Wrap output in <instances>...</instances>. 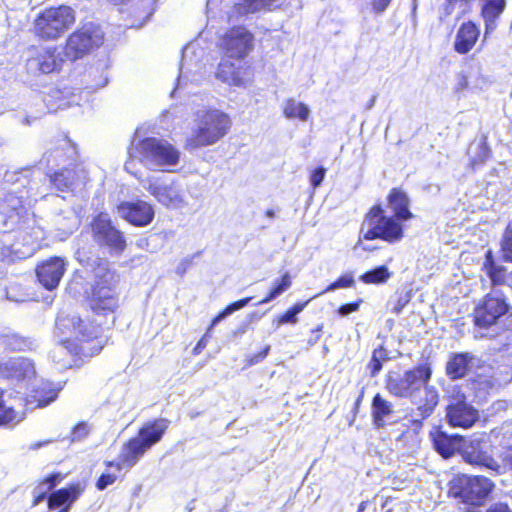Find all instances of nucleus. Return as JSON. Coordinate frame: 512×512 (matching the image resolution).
<instances>
[{
	"label": "nucleus",
	"mask_w": 512,
	"mask_h": 512,
	"mask_svg": "<svg viewBox=\"0 0 512 512\" xmlns=\"http://www.w3.org/2000/svg\"><path fill=\"white\" fill-rule=\"evenodd\" d=\"M56 335L60 342L51 352L54 362L63 366H71L70 360L64 356L91 357L103 348V341L97 336L96 328L84 324L76 315L60 314L56 319Z\"/></svg>",
	"instance_id": "f257e3e1"
},
{
	"label": "nucleus",
	"mask_w": 512,
	"mask_h": 512,
	"mask_svg": "<svg viewBox=\"0 0 512 512\" xmlns=\"http://www.w3.org/2000/svg\"><path fill=\"white\" fill-rule=\"evenodd\" d=\"M432 375L431 368L427 365H419L406 371L402 376L389 375L386 381L387 390L396 397L411 398L417 405L414 423L432 415L439 402V394L434 386L428 385Z\"/></svg>",
	"instance_id": "f03ea898"
},
{
	"label": "nucleus",
	"mask_w": 512,
	"mask_h": 512,
	"mask_svg": "<svg viewBox=\"0 0 512 512\" xmlns=\"http://www.w3.org/2000/svg\"><path fill=\"white\" fill-rule=\"evenodd\" d=\"M388 202L395 217L384 216L380 206L373 207L361 226L360 234L363 239L396 242L403 237V228L399 221L412 217L409 211V199L403 191L394 188L388 196Z\"/></svg>",
	"instance_id": "7ed1b4c3"
},
{
	"label": "nucleus",
	"mask_w": 512,
	"mask_h": 512,
	"mask_svg": "<svg viewBox=\"0 0 512 512\" xmlns=\"http://www.w3.org/2000/svg\"><path fill=\"white\" fill-rule=\"evenodd\" d=\"M511 307L504 295L494 290L487 294L474 308L473 335L474 338H498L500 345L507 351L512 349V331L501 330L500 323Z\"/></svg>",
	"instance_id": "20e7f679"
},
{
	"label": "nucleus",
	"mask_w": 512,
	"mask_h": 512,
	"mask_svg": "<svg viewBox=\"0 0 512 512\" xmlns=\"http://www.w3.org/2000/svg\"><path fill=\"white\" fill-rule=\"evenodd\" d=\"M194 127L188 144L192 148L214 145L229 131L231 120L219 109L198 105L194 111Z\"/></svg>",
	"instance_id": "39448f33"
},
{
	"label": "nucleus",
	"mask_w": 512,
	"mask_h": 512,
	"mask_svg": "<svg viewBox=\"0 0 512 512\" xmlns=\"http://www.w3.org/2000/svg\"><path fill=\"white\" fill-rule=\"evenodd\" d=\"M170 421L156 419L145 423L138 431L137 436L131 438L122 448L118 462H109V467L117 471L133 467L140 458L155 444H157L168 429Z\"/></svg>",
	"instance_id": "423d86ee"
},
{
	"label": "nucleus",
	"mask_w": 512,
	"mask_h": 512,
	"mask_svg": "<svg viewBox=\"0 0 512 512\" xmlns=\"http://www.w3.org/2000/svg\"><path fill=\"white\" fill-rule=\"evenodd\" d=\"M134 148L141 163L150 170L170 172L180 160V152L164 139L147 137L135 143Z\"/></svg>",
	"instance_id": "0eeeda50"
},
{
	"label": "nucleus",
	"mask_w": 512,
	"mask_h": 512,
	"mask_svg": "<svg viewBox=\"0 0 512 512\" xmlns=\"http://www.w3.org/2000/svg\"><path fill=\"white\" fill-rule=\"evenodd\" d=\"M74 10L69 6L51 7L41 12L35 20V34L44 40H55L74 23Z\"/></svg>",
	"instance_id": "6e6552de"
},
{
	"label": "nucleus",
	"mask_w": 512,
	"mask_h": 512,
	"mask_svg": "<svg viewBox=\"0 0 512 512\" xmlns=\"http://www.w3.org/2000/svg\"><path fill=\"white\" fill-rule=\"evenodd\" d=\"M494 483L484 476L459 475L450 481L449 493L462 502L479 506L492 492Z\"/></svg>",
	"instance_id": "1a4fd4ad"
},
{
	"label": "nucleus",
	"mask_w": 512,
	"mask_h": 512,
	"mask_svg": "<svg viewBox=\"0 0 512 512\" xmlns=\"http://www.w3.org/2000/svg\"><path fill=\"white\" fill-rule=\"evenodd\" d=\"M103 40L104 34L98 25L91 22L84 24L69 36L64 54L72 61L77 60L102 45Z\"/></svg>",
	"instance_id": "9d476101"
},
{
	"label": "nucleus",
	"mask_w": 512,
	"mask_h": 512,
	"mask_svg": "<svg viewBox=\"0 0 512 512\" xmlns=\"http://www.w3.org/2000/svg\"><path fill=\"white\" fill-rule=\"evenodd\" d=\"M142 186L160 204L169 209H183L188 206L185 191L178 182H167L152 177L144 180Z\"/></svg>",
	"instance_id": "9b49d317"
},
{
	"label": "nucleus",
	"mask_w": 512,
	"mask_h": 512,
	"mask_svg": "<svg viewBox=\"0 0 512 512\" xmlns=\"http://www.w3.org/2000/svg\"><path fill=\"white\" fill-rule=\"evenodd\" d=\"M446 419L450 426L470 428L479 419L478 410L472 406L460 389H453L448 396L446 406Z\"/></svg>",
	"instance_id": "f8f14e48"
},
{
	"label": "nucleus",
	"mask_w": 512,
	"mask_h": 512,
	"mask_svg": "<svg viewBox=\"0 0 512 512\" xmlns=\"http://www.w3.org/2000/svg\"><path fill=\"white\" fill-rule=\"evenodd\" d=\"M26 68L33 75L49 74L60 71L64 57L56 47H31Z\"/></svg>",
	"instance_id": "ddd939ff"
},
{
	"label": "nucleus",
	"mask_w": 512,
	"mask_h": 512,
	"mask_svg": "<svg viewBox=\"0 0 512 512\" xmlns=\"http://www.w3.org/2000/svg\"><path fill=\"white\" fill-rule=\"evenodd\" d=\"M89 298V305L97 315L113 314L118 308L119 300L116 292V275L111 281L97 278Z\"/></svg>",
	"instance_id": "4468645a"
},
{
	"label": "nucleus",
	"mask_w": 512,
	"mask_h": 512,
	"mask_svg": "<svg viewBox=\"0 0 512 512\" xmlns=\"http://www.w3.org/2000/svg\"><path fill=\"white\" fill-rule=\"evenodd\" d=\"M93 238L100 246H106L116 253H122L126 247L123 233L112 225L106 214L98 215L92 222Z\"/></svg>",
	"instance_id": "2eb2a0df"
},
{
	"label": "nucleus",
	"mask_w": 512,
	"mask_h": 512,
	"mask_svg": "<svg viewBox=\"0 0 512 512\" xmlns=\"http://www.w3.org/2000/svg\"><path fill=\"white\" fill-rule=\"evenodd\" d=\"M254 37L244 27H234L221 40V46L228 58L243 59L253 48Z\"/></svg>",
	"instance_id": "dca6fc26"
},
{
	"label": "nucleus",
	"mask_w": 512,
	"mask_h": 512,
	"mask_svg": "<svg viewBox=\"0 0 512 512\" xmlns=\"http://www.w3.org/2000/svg\"><path fill=\"white\" fill-rule=\"evenodd\" d=\"M482 360L471 352H455L449 355L445 373L450 380H459L481 367Z\"/></svg>",
	"instance_id": "f3484780"
},
{
	"label": "nucleus",
	"mask_w": 512,
	"mask_h": 512,
	"mask_svg": "<svg viewBox=\"0 0 512 512\" xmlns=\"http://www.w3.org/2000/svg\"><path fill=\"white\" fill-rule=\"evenodd\" d=\"M117 211L120 217L138 227L149 225L155 215L154 207L143 200L122 202L117 206Z\"/></svg>",
	"instance_id": "a211bd4d"
},
{
	"label": "nucleus",
	"mask_w": 512,
	"mask_h": 512,
	"mask_svg": "<svg viewBox=\"0 0 512 512\" xmlns=\"http://www.w3.org/2000/svg\"><path fill=\"white\" fill-rule=\"evenodd\" d=\"M35 376L34 363L24 357L0 358V378L12 380H30Z\"/></svg>",
	"instance_id": "6ab92c4d"
},
{
	"label": "nucleus",
	"mask_w": 512,
	"mask_h": 512,
	"mask_svg": "<svg viewBox=\"0 0 512 512\" xmlns=\"http://www.w3.org/2000/svg\"><path fill=\"white\" fill-rule=\"evenodd\" d=\"M87 180L88 172L81 164L55 172L50 177L51 183L62 192L74 191L84 185Z\"/></svg>",
	"instance_id": "aec40b11"
},
{
	"label": "nucleus",
	"mask_w": 512,
	"mask_h": 512,
	"mask_svg": "<svg viewBox=\"0 0 512 512\" xmlns=\"http://www.w3.org/2000/svg\"><path fill=\"white\" fill-rule=\"evenodd\" d=\"M65 269L64 259L53 257L37 267L36 275L43 287L47 290H53L59 285Z\"/></svg>",
	"instance_id": "412c9836"
},
{
	"label": "nucleus",
	"mask_w": 512,
	"mask_h": 512,
	"mask_svg": "<svg viewBox=\"0 0 512 512\" xmlns=\"http://www.w3.org/2000/svg\"><path fill=\"white\" fill-rule=\"evenodd\" d=\"M203 54L204 51L198 43L194 42L185 46L182 52L180 75L177 84L178 88L185 80H189L190 76L201 71Z\"/></svg>",
	"instance_id": "4be33fe9"
},
{
	"label": "nucleus",
	"mask_w": 512,
	"mask_h": 512,
	"mask_svg": "<svg viewBox=\"0 0 512 512\" xmlns=\"http://www.w3.org/2000/svg\"><path fill=\"white\" fill-rule=\"evenodd\" d=\"M371 417L375 428L381 429L398 422L399 417L392 402L377 393L371 403Z\"/></svg>",
	"instance_id": "5701e85b"
},
{
	"label": "nucleus",
	"mask_w": 512,
	"mask_h": 512,
	"mask_svg": "<svg viewBox=\"0 0 512 512\" xmlns=\"http://www.w3.org/2000/svg\"><path fill=\"white\" fill-rule=\"evenodd\" d=\"M216 78L229 85L247 87L251 83V72L249 68L236 67L228 60H224L218 66Z\"/></svg>",
	"instance_id": "b1692460"
},
{
	"label": "nucleus",
	"mask_w": 512,
	"mask_h": 512,
	"mask_svg": "<svg viewBox=\"0 0 512 512\" xmlns=\"http://www.w3.org/2000/svg\"><path fill=\"white\" fill-rule=\"evenodd\" d=\"M463 458L471 465L487 468L496 474H501L504 471V466L484 451L480 446V442H476V444L472 442L469 447H466L463 452Z\"/></svg>",
	"instance_id": "393cba45"
},
{
	"label": "nucleus",
	"mask_w": 512,
	"mask_h": 512,
	"mask_svg": "<svg viewBox=\"0 0 512 512\" xmlns=\"http://www.w3.org/2000/svg\"><path fill=\"white\" fill-rule=\"evenodd\" d=\"M76 259L87 271L93 273L95 278H104L106 281L114 278V272L108 269L107 261L90 255L85 249L76 251Z\"/></svg>",
	"instance_id": "a878e982"
},
{
	"label": "nucleus",
	"mask_w": 512,
	"mask_h": 512,
	"mask_svg": "<svg viewBox=\"0 0 512 512\" xmlns=\"http://www.w3.org/2000/svg\"><path fill=\"white\" fill-rule=\"evenodd\" d=\"M479 35L480 30L473 22L463 23L456 34L454 49L460 54L468 53L474 47Z\"/></svg>",
	"instance_id": "bb28decb"
},
{
	"label": "nucleus",
	"mask_w": 512,
	"mask_h": 512,
	"mask_svg": "<svg viewBox=\"0 0 512 512\" xmlns=\"http://www.w3.org/2000/svg\"><path fill=\"white\" fill-rule=\"evenodd\" d=\"M82 492L83 487L79 483L56 490L48 498V508L54 510L60 507L72 506Z\"/></svg>",
	"instance_id": "cd10ccee"
},
{
	"label": "nucleus",
	"mask_w": 512,
	"mask_h": 512,
	"mask_svg": "<svg viewBox=\"0 0 512 512\" xmlns=\"http://www.w3.org/2000/svg\"><path fill=\"white\" fill-rule=\"evenodd\" d=\"M505 6V0H485L481 11L485 21V35L496 29V20L503 13Z\"/></svg>",
	"instance_id": "c85d7f7f"
},
{
	"label": "nucleus",
	"mask_w": 512,
	"mask_h": 512,
	"mask_svg": "<svg viewBox=\"0 0 512 512\" xmlns=\"http://www.w3.org/2000/svg\"><path fill=\"white\" fill-rule=\"evenodd\" d=\"M58 395V390L49 381H41L40 385L33 390L30 404L36 403L37 407H45L53 402Z\"/></svg>",
	"instance_id": "c756f323"
},
{
	"label": "nucleus",
	"mask_w": 512,
	"mask_h": 512,
	"mask_svg": "<svg viewBox=\"0 0 512 512\" xmlns=\"http://www.w3.org/2000/svg\"><path fill=\"white\" fill-rule=\"evenodd\" d=\"M280 0H239L234 4V13L242 16L259 10L276 7Z\"/></svg>",
	"instance_id": "7c9ffc66"
},
{
	"label": "nucleus",
	"mask_w": 512,
	"mask_h": 512,
	"mask_svg": "<svg viewBox=\"0 0 512 512\" xmlns=\"http://www.w3.org/2000/svg\"><path fill=\"white\" fill-rule=\"evenodd\" d=\"M24 418V413L4 399V391L0 389V425L17 424Z\"/></svg>",
	"instance_id": "2f4dec72"
},
{
	"label": "nucleus",
	"mask_w": 512,
	"mask_h": 512,
	"mask_svg": "<svg viewBox=\"0 0 512 512\" xmlns=\"http://www.w3.org/2000/svg\"><path fill=\"white\" fill-rule=\"evenodd\" d=\"M512 381V367L511 365H505L502 369L498 368L488 378L479 380V385H484L485 388L495 389L502 385L508 384Z\"/></svg>",
	"instance_id": "473e14b6"
},
{
	"label": "nucleus",
	"mask_w": 512,
	"mask_h": 512,
	"mask_svg": "<svg viewBox=\"0 0 512 512\" xmlns=\"http://www.w3.org/2000/svg\"><path fill=\"white\" fill-rule=\"evenodd\" d=\"M283 114L288 119L306 121L309 118L310 109L306 104L290 98L284 104Z\"/></svg>",
	"instance_id": "72a5a7b5"
},
{
	"label": "nucleus",
	"mask_w": 512,
	"mask_h": 512,
	"mask_svg": "<svg viewBox=\"0 0 512 512\" xmlns=\"http://www.w3.org/2000/svg\"><path fill=\"white\" fill-rule=\"evenodd\" d=\"M391 277V272L385 265L378 266L370 271L365 272L359 280L365 284H384Z\"/></svg>",
	"instance_id": "f704fd0d"
},
{
	"label": "nucleus",
	"mask_w": 512,
	"mask_h": 512,
	"mask_svg": "<svg viewBox=\"0 0 512 512\" xmlns=\"http://www.w3.org/2000/svg\"><path fill=\"white\" fill-rule=\"evenodd\" d=\"M456 446V439L448 436L443 432L438 433V435L434 438L435 449L445 458H448L454 454Z\"/></svg>",
	"instance_id": "c9c22d12"
},
{
	"label": "nucleus",
	"mask_w": 512,
	"mask_h": 512,
	"mask_svg": "<svg viewBox=\"0 0 512 512\" xmlns=\"http://www.w3.org/2000/svg\"><path fill=\"white\" fill-rule=\"evenodd\" d=\"M30 346V341L15 333L0 335V347L8 350L21 351Z\"/></svg>",
	"instance_id": "e433bc0d"
},
{
	"label": "nucleus",
	"mask_w": 512,
	"mask_h": 512,
	"mask_svg": "<svg viewBox=\"0 0 512 512\" xmlns=\"http://www.w3.org/2000/svg\"><path fill=\"white\" fill-rule=\"evenodd\" d=\"M291 284L292 283H291L290 275L288 272H286L281 277V279L276 282V285L271 289L269 294L264 299L259 301L256 305L266 304V303L271 302L272 300H274L275 298L280 296L282 293H284L287 289H289Z\"/></svg>",
	"instance_id": "4c0bfd02"
},
{
	"label": "nucleus",
	"mask_w": 512,
	"mask_h": 512,
	"mask_svg": "<svg viewBox=\"0 0 512 512\" xmlns=\"http://www.w3.org/2000/svg\"><path fill=\"white\" fill-rule=\"evenodd\" d=\"M252 300V297L243 298L236 302L229 304L222 312H220L212 321L211 327L218 324L220 321L231 315L235 311L244 308Z\"/></svg>",
	"instance_id": "58836bf2"
},
{
	"label": "nucleus",
	"mask_w": 512,
	"mask_h": 512,
	"mask_svg": "<svg viewBox=\"0 0 512 512\" xmlns=\"http://www.w3.org/2000/svg\"><path fill=\"white\" fill-rule=\"evenodd\" d=\"M310 300L303 303H296L292 308L287 310L279 319L278 325H283L287 323L295 324L297 323V315L301 313Z\"/></svg>",
	"instance_id": "ea45409f"
},
{
	"label": "nucleus",
	"mask_w": 512,
	"mask_h": 512,
	"mask_svg": "<svg viewBox=\"0 0 512 512\" xmlns=\"http://www.w3.org/2000/svg\"><path fill=\"white\" fill-rule=\"evenodd\" d=\"M485 268L492 283L498 284L503 280L504 271L502 268L494 265L490 251L486 255Z\"/></svg>",
	"instance_id": "a19ab883"
},
{
	"label": "nucleus",
	"mask_w": 512,
	"mask_h": 512,
	"mask_svg": "<svg viewBox=\"0 0 512 512\" xmlns=\"http://www.w3.org/2000/svg\"><path fill=\"white\" fill-rule=\"evenodd\" d=\"M502 256L512 262V220L509 222L501 242Z\"/></svg>",
	"instance_id": "79ce46f5"
},
{
	"label": "nucleus",
	"mask_w": 512,
	"mask_h": 512,
	"mask_svg": "<svg viewBox=\"0 0 512 512\" xmlns=\"http://www.w3.org/2000/svg\"><path fill=\"white\" fill-rule=\"evenodd\" d=\"M64 146H67L70 150L69 157L72 158V154H75V149L70 146V143L68 140L64 141V144L62 147H57L54 150H51L49 152H46L43 156V161H45L48 165L52 162H57L60 158L63 156V149Z\"/></svg>",
	"instance_id": "37998d69"
},
{
	"label": "nucleus",
	"mask_w": 512,
	"mask_h": 512,
	"mask_svg": "<svg viewBox=\"0 0 512 512\" xmlns=\"http://www.w3.org/2000/svg\"><path fill=\"white\" fill-rule=\"evenodd\" d=\"M470 1L471 0H446L443 4L441 18L451 15L454 12L456 6L461 9V12H464L467 4Z\"/></svg>",
	"instance_id": "c03bdc74"
},
{
	"label": "nucleus",
	"mask_w": 512,
	"mask_h": 512,
	"mask_svg": "<svg viewBox=\"0 0 512 512\" xmlns=\"http://www.w3.org/2000/svg\"><path fill=\"white\" fill-rule=\"evenodd\" d=\"M354 284V279L351 275H343L338 278L335 282L331 283L325 291H334L339 288H349Z\"/></svg>",
	"instance_id": "a18cd8bd"
},
{
	"label": "nucleus",
	"mask_w": 512,
	"mask_h": 512,
	"mask_svg": "<svg viewBox=\"0 0 512 512\" xmlns=\"http://www.w3.org/2000/svg\"><path fill=\"white\" fill-rule=\"evenodd\" d=\"M326 169L324 167L316 168L311 172L310 175V183L311 186L315 189L321 185L325 178Z\"/></svg>",
	"instance_id": "49530a36"
},
{
	"label": "nucleus",
	"mask_w": 512,
	"mask_h": 512,
	"mask_svg": "<svg viewBox=\"0 0 512 512\" xmlns=\"http://www.w3.org/2000/svg\"><path fill=\"white\" fill-rule=\"evenodd\" d=\"M63 93L60 90L53 91V94L50 96L51 98H56L59 100V104L54 108L52 106L49 107L50 110L56 111L58 109H65L69 107L72 103L76 102L73 100H66V96H61Z\"/></svg>",
	"instance_id": "de8ad7c7"
},
{
	"label": "nucleus",
	"mask_w": 512,
	"mask_h": 512,
	"mask_svg": "<svg viewBox=\"0 0 512 512\" xmlns=\"http://www.w3.org/2000/svg\"><path fill=\"white\" fill-rule=\"evenodd\" d=\"M117 479V475L114 473H104L100 476L96 483V487L98 490H104L109 485H112Z\"/></svg>",
	"instance_id": "09e8293b"
},
{
	"label": "nucleus",
	"mask_w": 512,
	"mask_h": 512,
	"mask_svg": "<svg viewBox=\"0 0 512 512\" xmlns=\"http://www.w3.org/2000/svg\"><path fill=\"white\" fill-rule=\"evenodd\" d=\"M360 301L343 304L338 308V314L342 317L348 316L349 314L356 312L360 307Z\"/></svg>",
	"instance_id": "8fccbe9b"
},
{
	"label": "nucleus",
	"mask_w": 512,
	"mask_h": 512,
	"mask_svg": "<svg viewBox=\"0 0 512 512\" xmlns=\"http://www.w3.org/2000/svg\"><path fill=\"white\" fill-rule=\"evenodd\" d=\"M89 433V427L86 423L81 422L73 429V440H80Z\"/></svg>",
	"instance_id": "3c124183"
},
{
	"label": "nucleus",
	"mask_w": 512,
	"mask_h": 512,
	"mask_svg": "<svg viewBox=\"0 0 512 512\" xmlns=\"http://www.w3.org/2000/svg\"><path fill=\"white\" fill-rule=\"evenodd\" d=\"M270 351V346L267 345L262 351H260L259 353L255 354V355H252L248 358V365L249 366H252V365H255V364H258L260 363L261 361H263L266 356L268 355Z\"/></svg>",
	"instance_id": "603ef678"
},
{
	"label": "nucleus",
	"mask_w": 512,
	"mask_h": 512,
	"mask_svg": "<svg viewBox=\"0 0 512 512\" xmlns=\"http://www.w3.org/2000/svg\"><path fill=\"white\" fill-rule=\"evenodd\" d=\"M383 361L376 358V356L371 357V360L368 364V368L370 369V374L372 377L376 376L382 369Z\"/></svg>",
	"instance_id": "864d4df0"
},
{
	"label": "nucleus",
	"mask_w": 512,
	"mask_h": 512,
	"mask_svg": "<svg viewBox=\"0 0 512 512\" xmlns=\"http://www.w3.org/2000/svg\"><path fill=\"white\" fill-rule=\"evenodd\" d=\"M392 0H372L371 5L372 9L375 13L381 14L383 13L387 7L390 5Z\"/></svg>",
	"instance_id": "5fc2aeb1"
},
{
	"label": "nucleus",
	"mask_w": 512,
	"mask_h": 512,
	"mask_svg": "<svg viewBox=\"0 0 512 512\" xmlns=\"http://www.w3.org/2000/svg\"><path fill=\"white\" fill-rule=\"evenodd\" d=\"M60 480L61 475L59 473L51 474L44 479L45 483H47V489H52Z\"/></svg>",
	"instance_id": "6e6d98bb"
},
{
	"label": "nucleus",
	"mask_w": 512,
	"mask_h": 512,
	"mask_svg": "<svg viewBox=\"0 0 512 512\" xmlns=\"http://www.w3.org/2000/svg\"><path fill=\"white\" fill-rule=\"evenodd\" d=\"M372 355L376 356L377 359L383 362L389 359L388 351L383 346H380L379 348L375 349Z\"/></svg>",
	"instance_id": "4d7b16f0"
},
{
	"label": "nucleus",
	"mask_w": 512,
	"mask_h": 512,
	"mask_svg": "<svg viewBox=\"0 0 512 512\" xmlns=\"http://www.w3.org/2000/svg\"><path fill=\"white\" fill-rule=\"evenodd\" d=\"M408 302H409V297L407 295L400 296L397 301V304L393 308V312L396 314H399Z\"/></svg>",
	"instance_id": "13d9d810"
},
{
	"label": "nucleus",
	"mask_w": 512,
	"mask_h": 512,
	"mask_svg": "<svg viewBox=\"0 0 512 512\" xmlns=\"http://www.w3.org/2000/svg\"><path fill=\"white\" fill-rule=\"evenodd\" d=\"M487 512H511L509 507L503 503H496L492 505Z\"/></svg>",
	"instance_id": "bf43d9fd"
},
{
	"label": "nucleus",
	"mask_w": 512,
	"mask_h": 512,
	"mask_svg": "<svg viewBox=\"0 0 512 512\" xmlns=\"http://www.w3.org/2000/svg\"><path fill=\"white\" fill-rule=\"evenodd\" d=\"M207 346V340L205 339V337H202L198 342L197 344L195 345V347L193 348L192 350V353L194 355H198L201 353V351Z\"/></svg>",
	"instance_id": "052dcab7"
},
{
	"label": "nucleus",
	"mask_w": 512,
	"mask_h": 512,
	"mask_svg": "<svg viewBox=\"0 0 512 512\" xmlns=\"http://www.w3.org/2000/svg\"><path fill=\"white\" fill-rule=\"evenodd\" d=\"M190 264L191 259H184L183 261H181L177 267V273L180 275L185 273L186 269L190 266Z\"/></svg>",
	"instance_id": "680f3d73"
},
{
	"label": "nucleus",
	"mask_w": 512,
	"mask_h": 512,
	"mask_svg": "<svg viewBox=\"0 0 512 512\" xmlns=\"http://www.w3.org/2000/svg\"><path fill=\"white\" fill-rule=\"evenodd\" d=\"M46 497V490L41 491L40 493H34L33 506L38 505L41 501H43Z\"/></svg>",
	"instance_id": "e2e57ef3"
},
{
	"label": "nucleus",
	"mask_w": 512,
	"mask_h": 512,
	"mask_svg": "<svg viewBox=\"0 0 512 512\" xmlns=\"http://www.w3.org/2000/svg\"><path fill=\"white\" fill-rule=\"evenodd\" d=\"M135 245L137 246V248L139 249H145V250H148V246H149V241L147 238H139L136 240L135 242Z\"/></svg>",
	"instance_id": "0e129e2a"
},
{
	"label": "nucleus",
	"mask_w": 512,
	"mask_h": 512,
	"mask_svg": "<svg viewBox=\"0 0 512 512\" xmlns=\"http://www.w3.org/2000/svg\"><path fill=\"white\" fill-rule=\"evenodd\" d=\"M321 331H322V325L318 326L315 330L312 331L314 336L309 339V343L310 344H314V343L318 342V340L320 338V332Z\"/></svg>",
	"instance_id": "69168bd1"
},
{
	"label": "nucleus",
	"mask_w": 512,
	"mask_h": 512,
	"mask_svg": "<svg viewBox=\"0 0 512 512\" xmlns=\"http://www.w3.org/2000/svg\"><path fill=\"white\" fill-rule=\"evenodd\" d=\"M43 490H46V493L51 490V489H47V483H45L44 480L35 487L34 493H37V492L40 493Z\"/></svg>",
	"instance_id": "338daca9"
},
{
	"label": "nucleus",
	"mask_w": 512,
	"mask_h": 512,
	"mask_svg": "<svg viewBox=\"0 0 512 512\" xmlns=\"http://www.w3.org/2000/svg\"><path fill=\"white\" fill-rule=\"evenodd\" d=\"M505 461H506L507 465H509L510 468L512 469V447L507 452V454L505 456Z\"/></svg>",
	"instance_id": "774afa93"
}]
</instances>
